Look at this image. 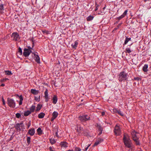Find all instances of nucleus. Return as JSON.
Wrapping results in <instances>:
<instances>
[{"instance_id":"1","label":"nucleus","mask_w":151,"mask_h":151,"mask_svg":"<svg viewBox=\"0 0 151 151\" xmlns=\"http://www.w3.org/2000/svg\"><path fill=\"white\" fill-rule=\"evenodd\" d=\"M124 142L125 145L129 148L132 147V144L127 134H125L123 138Z\"/></svg>"},{"instance_id":"2","label":"nucleus","mask_w":151,"mask_h":151,"mask_svg":"<svg viewBox=\"0 0 151 151\" xmlns=\"http://www.w3.org/2000/svg\"><path fill=\"white\" fill-rule=\"evenodd\" d=\"M131 134L132 137V138L133 140L135 142L137 145L139 144V142L138 140V134H139L136 133L134 131H132Z\"/></svg>"},{"instance_id":"3","label":"nucleus","mask_w":151,"mask_h":151,"mask_svg":"<svg viewBox=\"0 0 151 151\" xmlns=\"http://www.w3.org/2000/svg\"><path fill=\"white\" fill-rule=\"evenodd\" d=\"M127 78V74L124 72H121L119 75V81H125Z\"/></svg>"},{"instance_id":"4","label":"nucleus","mask_w":151,"mask_h":151,"mask_svg":"<svg viewBox=\"0 0 151 151\" xmlns=\"http://www.w3.org/2000/svg\"><path fill=\"white\" fill-rule=\"evenodd\" d=\"M7 102L8 105L10 107L14 108L15 107L16 103L13 99L8 98Z\"/></svg>"},{"instance_id":"5","label":"nucleus","mask_w":151,"mask_h":151,"mask_svg":"<svg viewBox=\"0 0 151 151\" xmlns=\"http://www.w3.org/2000/svg\"><path fill=\"white\" fill-rule=\"evenodd\" d=\"M78 118L82 122H86L90 119V117L87 115L79 116Z\"/></svg>"},{"instance_id":"6","label":"nucleus","mask_w":151,"mask_h":151,"mask_svg":"<svg viewBox=\"0 0 151 151\" xmlns=\"http://www.w3.org/2000/svg\"><path fill=\"white\" fill-rule=\"evenodd\" d=\"M114 132L116 135H119L120 134L121 131L120 128L117 124L115 126Z\"/></svg>"},{"instance_id":"7","label":"nucleus","mask_w":151,"mask_h":151,"mask_svg":"<svg viewBox=\"0 0 151 151\" xmlns=\"http://www.w3.org/2000/svg\"><path fill=\"white\" fill-rule=\"evenodd\" d=\"M31 47H29L28 49L25 48L24 49L23 54L25 57L28 56L29 55L31 52Z\"/></svg>"},{"instance_id":"8","label":"nucleus","mask_w":151,"mask_h":151,"mask_svg":"<svg viewBox=\"0 0 151 151\" xmlns=\"http://www.w3.org/2000/svg\"><path fill=\"white\" fill-rule=\"evenodd\" d=\"M12 37L13 38V40L15 41H17L20 38L19 34L17 32L13 33Z\"/></svg>"},{"instance_id":"9","label":"nucleus","mask_w":151,"mask_h":151,"mask_svg":"<svg viewBox=\"0 0 151 151\" xmlns=\"http://www.w3.org/2000/svg\"><path fill=\"white\" fill-rule=\"evenodd\" d=\"M58 113L55 111H54L52 114V117L51 119V121H52L56 118L58 115Z\"/></svg>"},{"instance_id":"10","label":"nucleus","mask_w":151,"mask_h":151,"mask_svg":"<svg viewBox=\"0 0 151 151\" xmlns=\"http://www.w3.org/2000/svg\"><path fill=\"white\" fill-rule=\"evenodd\" d=\"M103 141V139H98L96 140V142L95 143L93 147L96 146L97 145H98L101 143Z\"/></svg>"},{"instance_id":"11","label":"nucleus","mask_w":151,"mask_h":151,"mask_svg":"<svg viewBox=\"0 0 151 151\" xmlns=\"http://www.w3.org/2000/svg\"><path fill=\"white\" fill-rule=\"evenodd\" d=\"M34 55L35 61L38 63H40V58L39 56L35 54H34Z\"/></svg>"},{"instance_id":"12","label":"nucleus","mask_w":151,"mask_h":151,"mask_svg":"<svg viewBox=\"0 0 151 151\" xmlns=\"http://www.w3.org/2000/svg\"><path fill=\"white\" fill-rule=\"evenodd\" d=\"M48 90L47 89H46V90L45 92V101L46 102H47L48 101Z\"/></svg>"},{"instance_id":"13","label":"nucleus","mask_w":151,"mask_h":151,"mask_svg":"<svg viewBox=\"0 0 151 151\" xmlns=\"http://www.w3.org/2000/svg\"><path fill=\"white\" fill-rule=\"evenodd\" d=\"M31 136H33L35 133V130L34 129H32L29 130L28 133Z\"/></svg>"},{"instance_id":"14","label":"nucleus","mask_w":151,"mask_h":151,"mask_svg":"<svg viewBox=\"0 0 151 151\" xmlns=\"http://www.w3.org/2000/svg\"><path fill=\"white\" fill-rule=\"evenodd\" d=\"M60 145L62 147H68V144L65 142H61Z\"/></svg>"},{"instance_id":"15","label":"nucleus","mask_w":151,"mask_h":151,"mask_svg":"<svg viewBox=\"0 0 151 151\" xmlns=\"http://www.w3.org/2000/svg\"><path fill=\"white\" fill-rule=\"evenodd\" d=\"M31 92L32 94L34 95H37V94L39 93V91L38 90H36L34 89H31Z\"/></svg>"},{"instance_id":"16","label":"nucleus","mask_w":151,"mask_h":151,"mask_svg":"<svg viewBox=\"0 0 151 151\" xmlns=\"http://www.w3.org/2000/svg\"><path fill=\"white\" fill-rule=\"evenodd\" d=\"M76 129L77 132H80L82 130L83 128L80 126L77 125Z\"/></svg>"},{"instance_id":"17","label":"nucleus","mask_w":151,"mask_h":151,"mask_svg":"<svg viewBox=\"0 0 151 151\" xmlns=\"http://www.w3.org/2000/svg\"><path fill=\"white\" fill-rule=\"evenodd\" d=\"M57 101V98L56 95H54L52 98V102L54 104H56Z\"/></svg>"},{"instance_id":"18","label":"nucleus","mask_w":151,"mask_h":151,"mask_svg":"<svg viewBox=\"0 0 151 151\" xmlns=\"http://www.w3.org/2000/svg\"><path fill=\"white\" fill-rule=\"evenodd\" d=\"M17 96L19 97V98L20 99V101L19 102V105H21L22 104V101L23 100V98L22 96V95L19 96V95H17Z\"/></svg>"},{"instance_id":"19","label":"nucleus","mask_w":151,"mask_h":151,"mask_svg":"<svg viewBox=\"0 0 151 151\" xmlns=\"http://www.w3.org/2000/svg\"><path fill=\"white\" fill-rule=\"evenodd\" d=\"M97 128L98 129V130L99 131H100V132L99 133V134H101L102 133V131L103 130V128L101 127V126L99 125H97Z\"/></svg>"},{"instance_id":"20","label":"nucleus","mask_w":151,"mask_h":151,"mask_svg":"<svg viewBox=\"0 0 151 151\" xmlns=\"http://www.w3.org/2000/svg\"><path fill=\"white\" fill-rule=\"evenodd\" d=\"M148 67V65L147 64L145 65L143 67V70L145 72H147V68Z\"/></svg>"},{"instance_id":"21","label":"nucleus","mask_w":151,"mask_h":151,"mask_svg":"<svg viewBox=\"0 0 151 151\" xmlns=\"http://www.w3.org/2000/svg\"><path fill=\"white\" fill-rule=\"evenodd\" d=\"M78 43L77 41H75L74 43L72 44V47L73 48H76L77 47Z\"/></svg>"},{"instance_id":"22","label":"nucleus","mask_w":151,"mask_h":151,"mask_svg":"<svg viewBox=\"0 0 151 151\" xmlns=\"http://www.w3.org/2000/svg\"><path fill=\"white\" fill-rule=\"evenodd\" d=\"M114 111L115 112H116L118 114H119L121 116H123V113L120 111H118L116 110V109H114Z\"/></svg>"},{"instance_id":"23","label":"nucleus","mask_w":151,"mask_h":151,"mask_svg":"<svg viewBox=\"0 0 151 151\" xmlns=\"http://www.w3.org/2000/svg\"><path fill=\"white\" fill-rule=\"evenodd\" d=\"M45 115V114L43 113H41L38 114V117L39 118H42Z\"/></svg>"},{"instance_id":"24","label":"nucleus","mask_w":151,"mask_h":151,"mask_svg":"<svg viewBox=\"0 0 151 151\" xmlns=\"http://www.w3.org/2000/svg\"><path fill=\"white\" fill-rule=\"evenodd\" d=\"M31 113L29 111H27L24 112V115L25 116H27Z\"/></svg>"},{"instance_id":"25","label":"nucleus","mask_w":151,"mask_h":151,"mask_svg":"<svg viewBox=\"0 0 151 151\" xmlns=\"http://www.w3.org/2000/svg\"><path fill=\"white\" fill-rule=\"evenodd\" d=\"M35 109V106H32L30 108V111L31 112H34V110Z\"/></svg>"},{"instance_id":"26","label":"nucleus","mask_w":151,"mask_h":151,"mask_svg":"<svg viewBox=\"0 0 151 151\" xmlns=\"http://www.w3.org/2000/svg\"><path fill=\"white\" fill-rule=\"evenodd\" d=\"M42 107V105L40 104H38L37 105V106L36 107V111H39L41 109Z\"/></svg>"},{"instance_id":"27","label":"nucleus","mask_w":151,"mask_h":151,"mask_svg":"<svg viewBox=\"0 0 151 151\" xmlns=\"http://www.w3.org/2000/svg\"><path fill=\"white\" fill-rule=\"evenodd\" d=\"M93 18L94 17L93 16L90 15L87 17V20L88 21H91L93 19Z\"/></svg>"},{"instance_id":"28","label":"nucleus","mask_w":151,"mask_h":151,"mask_svg":"<svg viewBox=\"0 0 151 151\" xmlns=\"http://www.w3.org/2000/svg\"><path fill=\"white\" fill-rule=\"evenodd\" d=\"M38 134L39 135H41L42 134V131L40 128H39L37 130Z\"/></svg>"},{"instance_id":"29","label":"nucleus","mask_w":151,"mask_h":151,"mask_svg":"<svg viewBox=\"0 0 151 151\" xmlns=\"http://www.w3.org/2000/svg\"><path fill=\"white\" fill-rule=\"evenodd\" d=\"M131 40V38H128L127 37H126V39H125V41H124V45H126V44L130 40Z\"/></svg>"},{"instance_id":"30","label":"nucleus","mask_w":151,"mask_h":151,"mask_svg":"<svg viewBox=\"0 0 151 151\" xmlns=\"http://www.w3.org/2000/svg\"><path fill=\"white\" fill-rule=\"evenodd\" d=\"M132 51L129 48H127L126 49L125 52L127 53H130Z\"/></svg>"},{"instance_id":"31","label":"nucleus","mask_w":151,"mask_h":151,"mask_svg":"<svg viewBox=\"0 0 151 151\" xmlns=\"http://www.w3.org/2000/svg\"><path fill=\"white\" fill-rule=\"evenodd\" d=\"M50 143L52 144H55L56 142L55 140L54 139L52 138L50 139Z\"/></svg>"},{"instance_id":"32","label":"nucleus","mask_w":151,"mask_h":151,"mask_svg":"<svg viewBox=\"0 0 151 151\" xmlns=\"http://www.w3.org/2000/svg\"><path fill=\"white\" fill-rule=\"evenodd\" d=\"M17 54H19L20 55H21L22 54V50L20 47H19L18 49V51Z\"/></svg>"},{"instance_id":"33","label":"nucleus","mask_w":151,"mask_h":151,"mask_svg":"<svg viewBox=\"0 0 151 151\" xmlns=\"http://www.w3.org/2000/svg\"><path fill=\"white\" fill-rule=\"evenodd\" d=\"M5 73L7 75H9L12 74L11 72L9 70L5 71Z\"/></svg>"},{"instance_id":"34","label":"nucleus","mask_w":151,"mask_h":151,"mask_svg":"<svg viewBox=\"0 0 151 151\" xmlns=\"http://www.w3.org/2000/svg\"><path fill=\"white\" fill-rule=\"evenodd\" d=\"M20 114L19 113H17L16 114V117L17 118H19L21 116Z\"/></svg>"},{"instance_id":"35","label":"nucleus","mask_w":151,"mask_h":151,"mask_svg":"<svg viewBox=\"0 0 151 151\" xmlns=\"http://www.w3.org/2000/svg\"><path fill=\"white\" fill-rule=\"evenodd\" d=\"M31 138L29 137H27V142L29 144L30 142Z\"/></svg>"},{"instance_id":"36","label":"nucleus","mask_w":151,"mask_h":151,"mask_svg":"<svg viewBox=\"0 0 151 151\" xmlns=\"http://www.w3.org/2000/svg\"><path fill=\"white\" fill-rule=\"evenodd\" d=\"M81 150V149L80 148L78 147H75V151H80Z\"/></svg>"},{"instance_id":"37","label":"nucleus","mask_w":151,"mask_h":151,"mask_svg":"<svg viewBox=\"0 0 151 151\" xmlns=\"http://www.w3.org/2000/svg\"><path fill=\"white\" fill-rule=\"evenodd\" d=\"M40 96H39V97H37L35 96V100L37 101H40Z\"/></svg>"},{"instance_id":"38","label":"nucleus","mask_w":151,"mask_h":151,"mask_svg":"<svg viewBox=\"0 0 151 151\" xmlns=\"http://www.w3.org/2000/svg\"><path fill=\"white\" fill-rule=\"evenodd\" d=\"M91 143H90L88 145L87 147L85 148V151H86L88 149V148L91 146Z\"/></svg>"},{"instance_id":"39","label":"nucleus","mask_w":151,"mask_h":151,"mask_svg":"<svg viewBox=\"0 0 151 151\" xmlns=\"http://www.w3.org/2000/svg\"><path fill=\"white\" fill-rule=\"evenodd\" d=\"M124 16L123 14H122V15L120 16L119 17H118V18L119 19H121L124 17Z\"/></svg>"},{"instance_id":"40","label":"nucleus","mask_w":151,"mask_h":151,"mask_svg":"<svg viewBox=\"0 0 151 151\" xmlns=\"http://www.w3.org/2000/svg\"><path fill=\"white\" fill-rule=\"evenodd\" d=\"M3 9V5L1 4L0 5V10H2Z\"/></svg>"},{"instance_id":"41","label":"nucleus","mask_w":151,"mask_h":151,"mask_svg":"<svg viewBox=\"0 0 151 151\" xmlns=\"http://www.w3.org/2000/svg\"><path fill=\"white\" fill-rule=\"evenodd\" d=\"M127 10H125L124 11V13H123V15L124 16H125L127 14Z\"/></svg>"},{"instance_id":"42","label":"nucleus","mask_w":151,"mask_h":151,"mask_svg":"<svg viewBox=\"0 0 151 151\" xmlns=\"http://www.w3.org/2000/svg\"><path fill=\"white\" fill-rule=\"evenodd\" d=\"M43 32L46 33V34H48L49 33V32L45 30L43 31Z\"/></svg>"},{"instance_id":"43","label":"nucleus","mask_w":151,"mask_h":151,"mask_svg":"<svg viewBox=\"0 0 151 151\" xmlns=\"http://www.w3.org/2000/svg\"><path fill=\"white\" fill-rule=\"evenodd\" d=\"M2 100L3 104L4 105H5V101L4 100L3 98H2Z\"/></svg>"},{"instance_id":"44","label":"nucleus","mask_w":151,"mask_h":151,"mask_svg":"<svg viewBox=\"0 0 151 151\" xmlns=\"http://www.w3.org/2000/svg\"><path fill=\"white\" fill-rule=\"evenodd\" d=\"M95 5L96 6V8L95 9V11H96L98 9L97 7L98 6V5L97 4H96Z\"/></svg>"},{"instance_id":"45","label":"nucleus","mask_w":151,"mask_h":151,"mask_svg":"<svg viewBox=\"0 0 151 151\" xmlns=\"http://www.w3.org/2000/svg\"><path fill=\"white\" fill-rule=\"evenodd\" d=\"M134 79L135 80H139L140 79V78L138 77L135 78H134Z\"/></svg>"},{"instance_id":"46","label":"nucleus","mask_w":151,"mask_h":151,"mask_svg":"<svg viewBox=\"0 0 151 151\" xmlns=\"http://www.w3.org/2000/svg\"><path fill=\"white\" fill-rule=\"evenodd\" d=\"M49 148L50 151H54L53 150L52 148V147H50Z\"/></svg>"},{"instance_id":"47","label":"nucleus","mask_w":151,"mask_h":151,"mask_svg":"<svg viewBox=\"0 0 151 151\" xmlns=\"http://www.w3.org/2000/svg\"><path fill=\"white\" fill-rule=\"evenodd\" d=\"M30 125H31V123H30V122H29L28 125V128H29V127Z\"/></svg>"},{"instance_id":"48","label":"nucleus","mask_w":151,"mask_h":151,"mask_svg":"<svg viewBox=\"0 0 151 151\" xmlns=\"http://www.w3.org/2000/svg\"><path fill=\"white\" fill-rule=\"evenodd\" d=\"M101 114H102V116L104 115L105 114V112H102V113H101Z\"/></svg>"},{"instance_id":"49","label":"nucleus","mask_w":151,"mask_h":151,"mask_svg":"<svg viewBox=\"0 0 151 151\" xmlns=\"http://www.w3.org/2000/svg\"><path fill=\"white\" fill-rule=\"evenodd\" d=\"M1 86H4V84H2L1 85Z\"/></svg>"},{"instance_id":"50","label":"nucleus","mask_w":151,"mask_h":151,"mask_svg":"<svg viewBox=\"0 0 151 151\" xmlns=\"http://www.w3.org/2000/svg\"><path fill=\"white\" fill-rule=\"evenodd\" d=\"M56 136H57V137H58V133L57 132H56Z\"/></svg>"},{"instance_id":"51","label":"nucleus","mask_w":151,"mask_h":151,"mask_svg":"<svg viewBox=\"0 0 151 151\" xmlns=\"http://www.w3.org/2000/svg\"><path fill=\"white\" fill-rule=\"evenodd\" d=\"M10 151H13V150H10Z\"/></svg>"},{"instance_id":"52","label":"nucleus","mask_w":151,"mask_h":151,"mask_svg":"<svg viewBox=\"0 0 151 151\" xmlns=\"http://www.w3.org/2000/svg\"><path fill=\"white\" fill-rule=\"evenodd\" d=\"M7 79H7V78H6L5 80H7Z\"/></svg>"}]
</instances>
